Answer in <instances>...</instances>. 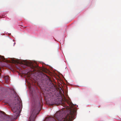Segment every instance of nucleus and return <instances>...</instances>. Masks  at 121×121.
<instances>
[{
    "label": "nucleus",
    "mask_w": 121,
    "mask_h": 121,
    "mask_svg": "<svg viewBox=\"0 0 121 121\" xmlns=\"http://www.w3.org/2000/svg\"><path fill=\"white\" fill-rule=\"evenodd\" d=\"M57 103L65 107L66 109L69 111V113L66 116H63V112L61 110L57 112L54 116L55 118H53L56 121V119L58 121H71L75 118V116L76 115V110L74 107V105L73 103L66 99L62 97L60 98H57Z\"/></svg>",
    "instance_id": "obj_1"
},
{
    "label": "nucleus",
    "mask_w": 121,
    "mask_h": 121,
    "mask_svg": "<svg viewBox=\"0 0 121 121\" xmlns=\"http://www.w3.org/2000/svg\"><path fill=\"white\" fill-rule=\"evenodd\" d=\"M42 105L39 100H34L32 104V114L30 117L29 121H34L36 115L40 111Z\"/></svg>",
    "instance_id": "obj_2"
},
{
    "label": "nucleus",
    "mask_w": 121,
    "mask_h": 121,
    "mask_svg": "<svg viewBox=\"0 0 121 121\" xmlns=\"http://www.w3.org/2000/svg\"><path fill=\"white\" fill-rule=\"evenodd\" d=\"M22 103L18 99L15 100L13 103L11 104V109L14 113L13 115L14 119H17L19 116L22 109Z\"/></svg>",
    "instance_id": "obj_3"
},
{
    "label": "nucleus",
    "mask_w": 121,
    "mask_h": 121,
    "mask_svg": "<svg viewBox=\"0 0 121 121\" xmlns=\"http://www.w3.org/2000/svg\"><path fill=\"white\" fill-rule=\"evenodd\" d=\"M14 62L15 63L19 64L20 65V66L22 68H25L27 66H30L32 69H33L34 71L36 70V67L32 64H30L28 62L25 60H23L21 61L18 60H17L14 61Z\"/></svg>",
    "instance_id": "obj_4"
},
{
    "label": "nucleus",
    "mask_w": 121,
    "mask_h": 121,
    "mask_svg": "<svg viewBox=\"0 0 121 121\" xmlns=\"http://www.w3.org/2000/svg\"><path fill=\"white\" fill-rule=\"evenodd\" d=\"M4 79L6 82L8 83L9 80V77L7 76H5L4 77Z\"/></svg>",
    "instance_id": "obj_5"
},
{
    "label": "nucleus",
    "mask_w": 121,
    "mask_h": 121,
    "mask_svg": "<svg viewBox=\"0 0 121 121\" xmlns=\"http://www.w3.org/2000/svg\"><path fill=\"white\" fill-rule=\"evenodd\" d=\"M11 42L12 43H13V46H14V45L15 43V42H14L13 41V40H11Z\"/></svg>",
    "instance_id": "obj_6"
},
{
    "label": "nucleus",
    "mask_w": 121,
    "mask_h": 121,
    "mask_svg": "<svg viewBox=\"0 0 121 121\" xmlns=\"http://www.w3.org/2000/svg\"><path fill=\"white\" fill-rule=\"evenodd\" d=\"M3 58H2V59H3V58H4V57H3Z\"/></svg>",
    "instance_id": "obj_7"
}]
</instances>
